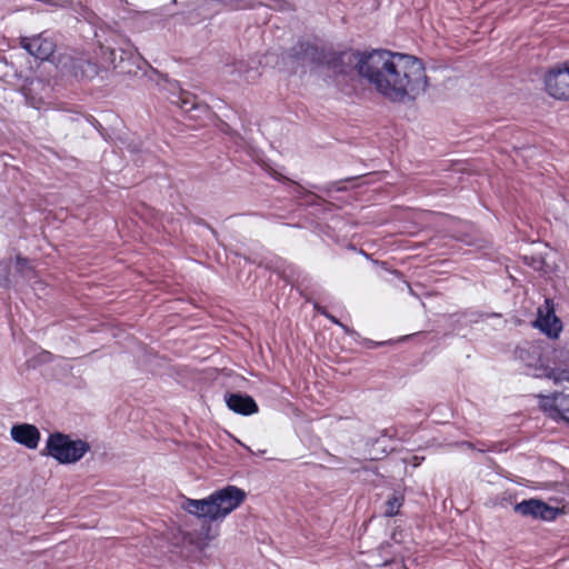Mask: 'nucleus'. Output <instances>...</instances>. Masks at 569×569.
Wrapping results in <instances>:
<instances>
[{
    "label": "nucleus",
    "instance_id": "f257e3e1",
    "mask_svg": "<svg viewBox=\"0 0 569 569\" xmlns=\"http://www.w3.org/2000/svg\"><path fill=\"white\" fill-rule=\"evenodd\" d=\"M332 69L337 73L356 69L391 102H412L429 87L426 68L419 59L389 50L345 51L332 58Z\"/></svg>",
    "mask_w": 569,
    "mask_h": 569
},
{
    "label": "nucleus",
    "instance_id": "f03ea898",
    "mask_svg": "<svg viewBox=\"0 0 569 569\" xmlns=\"http://www.w3.org/2000/svg\"><path fill=\"white\" fill-rule=\"evenodd\" d=\"M244 499V490L236 486H227L203 499L183 498L181 509L204 522H219L234 511Z\"/></svg>",
    "mask_w": 569,
    "mask_h": 569
},
{
    "label": "nucleus",
    "instance_id": "7ed1b4c3",
    "mask_svg": "<svg viewBox=\"0 0 569 569\" xmlns=\"http://www.w3.org/2000/svg\"><path fill=\"white\" fill-rule=\"evenodd\" d=\"M89 451V442L82 439H73L69 435L54 432L48 437L43 455L53 458L59 463L70 465L81 460Z\"/></svg>",
    "mask_w": 569,
    "mask_h": 569
},
{
    "label": "nucleus",
    "instance_id": "20e7f679",
    "mask_svg": "<svg viewBox=\"0 0 569 569\" xmlns=\"http://www.w3.org/2000/svg\"><path fill=\"white\" fill-rule=\"evenodd\" d=\"M569 60L557 63L545 77L547 92L559 100H569Z\"/></svg>",
    "mask_w": 569,
    "mask_h": 569
},
{
    "label": "nucleus",
    "instance_id": "39448f33",
    "mask_svg": "<svg viewBox=\"0 0 569 569\" xmlns=\"http://www.w3.org/2000/svg\"><path fill=\"white\" fill-rule=\"evenodd\" d=\"M515 511L523 517L543 521H552L563 513L561 508L549 506L539 499L522 500L515 506Z\"/></svg>",
    "mask_w": 569,
    "mask_h": 569
},
{
    "label": "nucleus",
    "instance_id": "423d86ee",
    "mask_svg": "<svg viewBox=\"0 0 569 569\" xmlns=\"http://www.w3.org/2000/svg\"><path fill=\"white\" fill-rule=\"evenodd\" d=\"M533 325L548 337H558L562 326L561 321L555 313L553 302L550 299H546L543 305L538 308L537 319Z\"/></svg>",
    "mask_w": 569,
    "mask_h": 569
},
{
    "label": "nucleus",
    "instance_id": "0eeeda50",
    "mask_svg": "<svg viewBox=\"0 0 569 569\" xmlns=\"http://www.w3.org/2000/svg\"><path fill=\"white\" fill-rule=\"evenodd\" d=\"M20 43L31 56L40 60H47L54 51L53 41L42 34L31 38L24 37Z\"/></svg>",
    "mask_w": 569,
    "mask_h": 569
},
{
    "label": "nucleus",
    "instance_id": "6e6552de",
    "mask_svg": "<svg viewBox=\"0 0 569 569\" xmlns=\"http://www.w3.org/2000/svg\"><path fill=\"white\" fill-rule=\"evenodd\" d=\"M10 433L16 442L29 449H36L40 441V431L32 425H16L11 428Z\"/></svg>",
    "mask_w": 569,
    "mask_h": 569
},
{
    "label": "nucleus",
    "instance_id": "1a4fd4ad",
    "mask_svg": "<svg viewBox=\"0 0 569 569\" xmlns=\"http://www.w3.org/2000/svg\"><path fill=\"white\" fill-rule=\"evenodd\" d=\"M226 402L230 410L236 413L250 416L258 412V405L248 395L230 393L226 396Z\"/></svg>",
    "mask_w": 569,
    "mask_h": 569
},
{
    "label": "nucleus",
    "instance_id": "9d476101",
    "mask_svg": "<svg viewBox=\"0 0 569 569\" xmlns=\"http://www.w3.org/2000/svg\"><path fill=\"white\" fill-rule=\"evenodd\" d=\"M567 398L561 393L540 396V407L555 420L561 419L567 408Z\"/></svg>",
    "mask_w": 569,
    "mask_h": 569
},
{
    "label": "nucleus",
    "instance_id": "9b49d317",
    "mask_svg": "<svg viewBox=\"0 0 569 569\" xmlns=\"http://www.w3.org/2000/svg\"><path fill=\"white\" fill-rule=\"evenodd\" d=\"M403 502V496L400 492H393L386 501L385 516L392 517L399 512Z\"/></svg>",
    "mask_w": 569,
    "mask_h": 569
},
{
    "label": "nucleus",
    "instance_id": "f8f14e48",
    "mask_svg": "<svg viewBox=\"0 0 569 569\" xmlns=\"http://www.w3.org/2000/svg\"><path fill=\"white\" fill-rule=\"evenodd\" d=\"M97 67L96 64L91 63L90 61H80L79 63L73 66V73L76 77H86L91 78L97 74Z\"/></svg>",
    "mask_w": 569,
    "mask_h": 569
},
{
    "label": "nucleus",
    "instance_id": "ddd939ff",
    "mask_svg": "<svg viewBox=\"0 0 569 569\" xmlns=\"http://www.w3.org/2000/svg\"><path fill=\"white\" fill-rule=\"evenodd\" d=\"M16 268L19 272H21L23 276H27V272L28 270L30 269L29 268V262L27 259L24 258H21V257H17V260H16Z\"/></svg>",
    "mask_w": 569,
    "mask_h": 569
},
{
    "label": "nucleus",
    "instance_id": "4468645a",
    "mask_svg": "<svg viewBox=\"0 0 569 569\" xmlns=\"http://www.w3.org/2000/svg\"><path fill=\"white\" fill-rule=\"evenodd\" d=\"M180 101H174V103L179 104L181 109L186 111L191 110L194 107V103L190 100L189 97L179 98Z\"/></svg>",
    "mask_w": 569,
    "mask_h": 569
},
{
    "label": "nucleus",
    "instance_id": "2eb2a0df",
    "mask_svg": "<svg viewBox=\"0 0 569 569\" xmlns=\"http://www.w3.org/2000/svg\"><path fill=\"white\" fill-rule=\"evenodd\" d=\"M562 380H569V376H568L566 372L560 373V375L556 378V381H557V382L562 381Z\"/></svg>",
    "mask_w": 569,
    "mask_h": 569
},
{
    "label": "nucleus",
    "instance_id": "dca6fc26",
    "mask_svg": "<svg viewBox=\"0 0 569 569\" xmlns=\"http://www.w3.org/2000/svg\"><path fill=\"white\" fill-rule=\"evenodd\" d=\"M561 419L569 423V408L568 407L566 408V411L563 412Z\"/></svg>",
    "mask_w": 569,
    "mask_h": 569
},
{
    "label": "nucleus",
    "instance_id": "f3484780",
    "mask_svg": "<svg viewBox=\"0 0 569 569\" xmlns=\"http://www.w3.org/2000/svg\"><path fill=\"white\" fill-rule=\"evenodd\" d=\"M331 319L332 322L339 325V326H342L336 318L333 317H329Z\"/></svg>",
    "mask_w": 569,
    "mask_h": 569
}]
</instances>
